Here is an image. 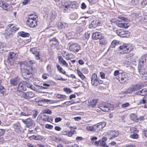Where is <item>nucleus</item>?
<instances>
[{"instance_id": "nucleus-58", "label": "nucleus", "mask_w": 147, "mask_h": 147, "mask_svg": "<svg viewBox=\"0 0 147 147\" xmlns=\"http://www.w3.org/2000/svg\"><path fill=\"white\" fill-rule=\"evenodd\" d=\"M71 101H67L64 102L63 103H62V104L63 105L64 104H66L67 105H69L71 104H72L74 103V102H72V103H70L71 102Z\"/></svg>"}, {"instance_id": "nucleus-24", "label": "nucleus", "mask_w": 147, "mask_h": 147, "mask_svg": "<svg viewBox=\"0 0 147 147\" xmlns=\"http://www.w3.org/2000/svg\"><path fill=\"white\" fill-rule=\"evenodd\" d=\"M129 25V23H127L126 22H122V21H120L117 24V25L118 27L125 28H127Z\"/></svg>"}, {"instance_id": "nucleus-10", "label": "nucleus", "mask_w": 147, "mask_h": 147, "mask_svg": "<svg viewBox=\"0 0 147 147\" xmlns=\"http://www.w3.org/2000/svg\"><path fill=\"white\" fill-rule=\"evenodd\" d=\"M106 123L105 122L99 123L93 126L94 131L99 132L106 125Z\"/></svg>"}, {"instance_id": "nucleus-23", "label": "nucleus", "mask_w": 147, "mask_h": 147, "mask_svg": "<svg viewBox=\"0 0 147 147\" xmlns=\"http://www.w3.org/2000/svg\"><path fill=\"white\" fill-rule=\"evenodd\" d=\"M19 82V79L18 78H11L10 80V84L13 86H16Z\"/></svg>"}, {"instance_id": "nucleus-16", "label": "nucleus", "mask_w": 147, "mask_h": 147, "mask_svg": "<svg viewBox=\"0 0 147 147\" xmlns=\"http://www.w3.org/2000/svg\"><path fill=\"white\" fill-rule=\"evenodd\" d=\"M27 25L31 28L36 27L37 25V20H27Z\"/></svg>"}, {"instance_id": "nucleus-14", "label": "nucleus", "mask_w": 147, "mask_h": 147, "mask_svg": "<svg viewBox=\"0 0 147 147\" xmlns=\"http://www.w3.org/2000/svg\"><path fill=\"white\" fill-rule=\"evenodd\" d=\"M99 108L104 112H108L110 110V108L108 104L104 102L100 104L99 105Z\"/></svg>"}, {"instance_id": "nucleus-56", "label": "nucleus", "mask_w": 147, "mask_h": 147, "mask_svg": "<svg viewBox=\"0 0 147 147\" xmlns=\"http://www.w3.org/2000/svg\"><path fill=\"white\" fill-rule=\"evenodd\" d=\"M44 119L45 121H47L49 122L52 121V119L51 118L49 117L48 116L46 117Z\"/></svg>"}, {"instance_id": "nucleus-11", "label": "nucleus", "mask_w": 147, "mask_h": 147, "mask_svg": "<svg viewBox=\"0 0 147 147\" xmlns=\"http://www.w3.org/2000/svg\"><path fill=\"white\" fill-rule=\"evenodd\" d=\"M120 82L123 84L126 82L128 78V76L126 73L124 72L118 75V78H117Z\"/></svg>"}, {"instance_id": "nucleus-25", "label": "nucleus", "mask_w": 147, "mask_h": 147, "mask_svg": "<svg viewBox=\"0 0 147 147\" xmlns=\"http://www.w3.org/2000/svg\"><path fill=\"white\" fill-rule=\"evenodd\" d=\"M100 24V23L99 21L98 20H94L92 21L90 25L89 26L91 27L95 28L96 27L99 26Z\"/></svg>"}, {"instance_id": "nucleus-57", "label": "nucleus", "mask_w": 147, "mask_h": 147, "mask_svg": "<svg viewBox=\"0 0 147 147\" xmlns=\"http://www.w3.org/2000/svg\"><path fill=\"white\" fill-rule=\"evenodd\" d=\"M45 127L47 129H52L53 127V126L51 125L47 124L45 125Z\"/></svg>"}, {"instance_id": "nucleus-37", "label": "nucleus", "mask_w": 147, "mask_h": 147, "mask_svg": "<svg viewBox=\"0 0 147 147\" xmlns=\"http://www.w3.org/2000/svg\"><path fill=\"white\" fill-rule=\"evenodd\" d=\"M77 73L78 76L81 78L83 80L85 78V76L82 74V73L78 69L77 70Z\"/></svg>"}, {"instance_id": "nucleus-22", "label": "nucleus", "mask_w": 147, "mask_h": 147, "mask_svg": "<svg viewBox=\"0 0 147 147\" xmlns=\"http://www.w3.org/2000/svg\"><path fill=\"white\" fill-rule=\"evenodd\" d=\"M102 37V34L100 32H96L93 33L92 35V38L93 39H100Z\"/></svg>"}, {"instance_id": "nucleus-32", "label": "nucleus", "mask_w": 147, "mask_h": 147, "mask_svg": "<svg viewBox=\"0 0 147 147\" xmlns=\"http://www.w3.org/2000/svg\"><path fill=\"white\" fill-rule=\"evenodd\" d=\"M18 34L20 36L23 37H28L30 35L29 33L23 31L19 32Z\"/></svg>"}, {"instance_id": "nucleus-21", "label": "nucleus", "mask_w": 147, "mask_h": 147, "mask_svg": "<svg viewBox=\"0 0 147 147\" xmlns=\"http://www.w3.org/2000/svg\"><path fill=\"white\" fill-rule=\"evenodd\" d=\"M26 84V81H23L20 82L19 84L18 90L19 91H22L23 90H25L26 89L24 88L25 85Z\"/></svg>"}, {"instance_id": "nucleus-46", "label": "nucleus", "mask_w": 147, "mask_h": 147, "mask_svg": "<svg viewBox=\"0 0 147 147\" xmlns=\"http://www.w3.org/2000/svg\"><path fill=\"white\" fill-rule=\"evenodd\" d=\"M43 112L44 113H47L50 115L52 114L51 111L49 109H46L43 110Z\"/></svg>"}, {"instance_id": "nucleus-12", "label": "nucleus", "mask_w": 147, "mask_h": 147, "mask_svg": "<svg viewBox=\"0 0 147 147\" xmlns=\"http://www.w3.org/2000/svg\"><path fill=\"white\" fill-rule=\"evenodd\" d=\"M116 33L119 36L121 37H127L130 34L129 32L124 31L122 30H117Z\"/></svg>"}, {"instance_id": "nucleus-41", "label": "nucleus", "mask_w": 147, "mask_h": 147, "mask_svg": "<svg viewBox=\"0 0 147 147\" xmlns=\"http://www.w3.org/2000/svg\"><path fill=\"white\" fill-rule=\"evenodd\" d=\"M140 103L141 104L147 103V96H145L142 99L140 100Z\"/></svg>"}, {"instance_id": "nucleus-55", "label": "nucleus", "mask_w": 147, "mask_h": 147, "mask_svg": "<svg viewBox=\"0 0 147 147\" xmlns=\"http://www.w3.org/2000/svg\"><path fill=\"white\" fill-rule=\"evenodd\" d=\"M76 30L78 33H80L81 32H82V29L81 27L78 26L76 28Z\"/></svg>"}, {"instance_id": "nucleus-4", "label": "nucleus", "mask_w": 147, "mask_h": 147, "mask_svg": "<svg viewBox=\"0 0 147 147\" xmlns=\"http://www.w3.org/2000/svg\"><path fill=\"white\" fill-rule=\"evenodd\" d=\"M120 50H122L124 53L130 52L133 49V47L129 44H124L119 47Z\"/></svg>"}, {"instance_id": "nucleus-5", "label": "nucleus", "mask_w": 147, "mask_h": 147, "mask_svg": "<svg viewBox=\"0 0 147 147\" xmlns=\"http://www.w3.org/2000/svg\"><path fill=\"white\" fill-rule=\"evenodd\" d=\"M103 81L98 79L97 75L96 74H93L91 78V84L94 86H96L98 84H102Z\"/></svg>"}, {"instance_id": "nucleus-45", "label": "nucleus", "mask_w": 147, "mask_h": 147, "mask_svg": "<svg viewBox=\"0 0 147 147\" xmlns=\"http://www.w3.org/2000/svg\"><path fill=\"white\" fill-rule=\"evenodd\" d=\"M86 129L89 131H94L93 126H87L86 127Z\"/></svg>"}, {"instance_id": "nucleus-64", "label": "nucleus", "mask_w": 147, "mask_h": 147, "mask_svg": "<svg viewBox=\"0 0 147 147\" xmlns=\"http://www.w3.org/2000/svg\"><path fill=\"white\" fill-rule=\"evenodd\" d=\"M142 135L147 138V130L144 131L142 132Z\"/></svg>"}, {"instance_id": "nucleus-61", "label": "nucleus", "mask_w": 147, "mask_h": 147, "mask_svg": "<svg viewBox=\"0 0 147 147\" xmlns=\"http://www.w3.org/2000/svg\"><path fill=\"white\" fill-rule=\"evenodd\" d=\"M57 80H63V81H65L66 80H67L66 79H63V78L61 77V76H58L57 77Z\"/></svg>"}, {"instance_id": "nucleus-62", "label": "nucleus", "mask_w": 147, "mask_h": 147, "mask_svg": "<svg viewBox=\"0 0 147 147\" xmlns=\"http://www.w3.org/2000/svg\"><path fill=\"white\" fill-rule=\"evenodd\" d=\"M119 74H120L119 72V71L118 70H115L114 71V75L115 76H117L118 75H119Z\"/></svg>"}, {"instance_id": "nucleus-26", "label": "nucleus", "mask_w": 147, "mask_h": 147, "mask_svg": "<svg viewBox=\"0 0 147 147\" xmlns=\"http://www.w3.org/2000/svg\"><path fill=\"white\" fill-rule=\"evenodd\" d=\"M137 95H140L142 96L147 95V89L144 88L141 90L138 91L136 92Z\"/></svg>"}, {"instance_id": "nucleus-34", "label": "nucleus", "mask_w": 147, "mask_h": 147, "mask_svg": "<svg viewBox=\"0 0 147 147\" xmlns=\"http://www.w3.org/2000/svg\"><path fill=\"white\" fill-rule=\"evenodd\" d=\"M74 57V55L71 53H67L64 57L67 60H69L73 58Z\"/></svg>"}, {"instance_id": "nucleus-38", "label": "nucleus", "mask_w": 147, "mask_h": 147, "mask_svg": "<svg viewBox=\"0 0 147 147\" xmlns=\"http://www.w3.org/2000/svg\"><path fill=\"white\" fill-rule=\"evenodd\" d=\"M57 67L59 71L63 74H65L66 73L65 71L62 68L60 67V66L58 65H57Z\"/></svg>"}, {"instance_id": "nucleus-31", "label": "nucleus", "mask_w": 147, "mask_h": 147, "mask_svg": "<svg viewBox=\"0 0 147 147\" xmlns=\"http://www.w3.org/2000/svg\"><path fill=\"white\" fill-rule=\"evenodd\" d=\"M74 131H67L66 130H63L62 131V134L63 135H67L68 137H71L72 135L73 134Z\"/></svg>"}, {"instance_id": "nucleus-39", "label": "nucleus", "mask_w": 147, "mask_h": 147, "mask_svg": "<svg viewBox=\"0 0 147 147\" xmlns=\"http://www.w3.org/2000/svg\"><path fill=\"white\" fill-rule=\"evenodd\" d=\"M140 1L139 0H131V3L134 5H138L139 4Z\"/></svg>"}, {"instance_id": "nucleus-1", "label": "nucleus", "mask_w": 147, "mask_h": 147, "mask_svg": "<svg viewBox=\"0 0 147 147\" xmlns=\"http://www.w3.org/2000/svg\"><path fill=\"white\" fill-rule=\"evenodd\" d=\"M19 28L13 26L12 24L8 25L7 27V28L5 30V37L7 38L12 37L15 32Z\"/></svg>"}, {"instance_id": "nucleus-17", "label": "nucleus", "mask_w": 147, "mask_h": 147, "mask_svg": "<svg viewBox=\"0 0 147 147\" xmlns=\"http://www.w3.org/2000/svg\"><path fill=\"white\" fill-rule=\"evenodd\" d=\"M50 42H52L51 47L53 49L56 48L59 45V42L55 37H54L50 39Z\"/></svg>"}, {"instance_id": "nucleus-27", "label": "nucleus", "mask_w": 147, "mask_h": 147, "mask_svg": "<svg viewBox=\"0 0 147 147\" xmlns=\"http://www.w3.org/2000/svg\"><path fill=\"white\" fill-rule=\"evenodd\" d=\"M58 59L59 62L60 64L66 67H67L68 64L67 62L62 58L61 57L59 56Z\"/></svg>"}, {"instance_id": "nucleus-53", "label": "nucleus", "mask_w": 147, "mask_h": 147, "mask_svg": "<svg viewBox=\"0 0 147 147\" xmlns=\"http://www.w3.org/2000/svg\"><path fill=\"white\" fill-rule=\"evenodd\" d=\"M130 137L131 138H138V135L137 133H134L133 134L131 135Z\"/></svg>"}, {"instance_id": "nucleus-49", "label": "nucleus", "mask_w": 147, "mask_h": 147, "mask_svg": "<svg viewBox=\"0 0 147 147\" xmlns=\"http://www.w3.org/2000/svg\"><path fill=\"white\" fill-rule=\"evenodd\" d=\"M142 7H144L145 5H147V0H143L141 2Z\"/></svg>"}, {"instance_id": "nucleus-52", "label": "nucleus", "mask_w": 147, "mask_h": 147, "mask_svg": "<svg viewBox=\"0 0 147 147\" xmlns=\"http://www.w3.org/2000/svg\"><path fill=\"white\" fill-rule=\"evenodd\" d=\"M25 86H26L28 88H29L31 89H32V85L30 83H28L26 81V84L25 85Z\"/></svg>"}, {"instance_id": "nucleus-48", "label": "nucleus", "mask_w": 147, "mask_h": 147, "mask_svg": "<svg viewBox=\"0 0 147 147\" xmlns=\"http://www.w3.org/2000/svg\"><path fill=\"white\" fill-rule=\"evenodd\" d=\"M5 90L4 88L2 86L0 85V92L2 94H3L5 92Z\"/></svg>"}, {"instance_id": "nucleus-15", "label": "nucleus", "mask_w": 147, "mask_h": 147, "mask_svg": "<svg viewBox=\"0 0 147 147\" xmlns=\"http://www.w3.org/2000/svg\"><path fill=\"white\" fill-rule=\"evenodd\" d=\"M119 132L117 131H109L107 133L108 137L110 138H114L117 137L119 135Z\"/></svg>"}, {"instance_id": "nucleus-19", "label": "nucleus", "mask_w": 147, "mask_h": 147, "mask_svg": "<svg viewBox=\"0 0 147 147\" xmlns=\"http://www.w3.org/2000/svg\"><path fill=\"white\" fill-rule=\"evenodd\" d=\"M18 55L16 53L13 52L8 53V60L13 61L16 58Z\"/></svg>"}, {"instance_id": "nucleus-36", "label": "nucleus", "mask_w": 147, "mask_h": 147, "mask_svg": "<svg viewBox=\"0 0 147 147\" xmlns=\"http://www.w3.org/2000/svg\"><path fill=\"white\" fill-rule=\"evenodd\" d=\"M97 102V100L94 99L89 103V105L91 107H93L96 104Z\"/></svg>"}, {"instance_id": "nucleus-42", "label": "nucleus", "mask_w": 147, "mask_h": 147, "mask_svg": "<svg viewBox=\"0 0 147 147\" xmlns=\"http://www.w3.org/2000/svg\"><path fill=\"white\" fill-rule=\"evenodd\" d=\"M20 115L21 116H27L30 115L31 114L30 113H29L28 111L27 112H21Z\"/></svg>"}, {"instance_id": "nucleus-33", "label": "nucleus", "mask_w": 147, "mask_h": 147, "mask_svg": "<svg viewBox=\"0 0 147 147\" xmlns=\"http://www.w3.org/2000/svg\"><path fill=\"white\" fill-rule=\"evenodd\" d=\"M32 74L30 72V74H27L23 77L24 79H27L28 81H30L33 80V78L32 77Z\"/></svg>"}, {"instance_id": "nucleus-3", "label": "nucleus", "mask_w": 147, "mask_h": 147, "mask_svg": "<svg viewBox=\"0 0 147 147\" xmlns=\"http://www.w3.org/2000/svg\"><path fill=\"white\" fill-rule=\"evenodd\" d=\"M69 50L73 53L78 52L80 49V45L78 43L70 42L68 44Z\"/></svg>"}, {"instance_id": "nucleus-29", "label": "nucleus", "mask_w": 147, "mask_h": 147, "mask_svg": "<svg viewBox=\"0 0 147 147\" xmlns=\"http://www.w3.org/2000/svg\"><path fill=\"white\" fill-rule=\"evenodd\" d=\"M68 25L67 24L64 22H59L58 23V26L60 29H63L68 26Z\"/></svg>"}, {"instance_id": "nucleus-18", "label": "nucleus", "mask_w": 147, "mask_h": 147, "mask_svg": "<svg viewBox=\"0 0 147 147\" xmlns=\"http://www.w3.org/2000/svg\"><path fill=\"white\" fill-rule=\"evenodd\" d=\"M13 127L15 131L18 133L21 132L22 130V128L19 122H17L14 123L13 125Z\"/></svg>"}, {"instance_id": "nucleus-20", "label": "nucleus", "mask_w": 147, "mask_h": 147, "mask_svg": "<svg viewBox=\"0 0 147 147\" xmlns=\"http://www.w3.org/2000/svg\"><path fill=\"white\" fill-rule=\"evenodd\" d=\"M30 51L32 53L35 55L36 59L38 60L40 59V52L38 51H37V49L36 48L34 47L30 49Z\"/></svg>"}, {"instance_id": "nucleus-13", "label": "nucleus", "mask_w": 147, "mask_h": 147, "mask_svg": "<svg viewBox=\"0 0 147 147\" xmlns=\"http://www.w3.org/2000/svg\"><path fill=\"white\" fill-rule=\"evenodd\" d=\"M104 139V140H99L98 141H95L94 142V145L97 146H101L103 147H109V146L106 144L105 141L107 140V138Z\"/></svg>"}, {"instance_id": "nucleus-59", "label": "nucleus", "mask_w": 147, "mask_h": 147, "mask_svg": "<svg viewBox=\"0 0 147 147\" xmlns=\"http://www.w3.org/2000/svg\"><path fill=\"white\" fill-rule=\"evenodd\" d=\"M49 75L48 74H44L42 75V78L44 79H46L47 78V76H49Z\"/></svg>"}, {"instance_id": "nucleus-54", "label": "nucleus", "mask_w": 147, "mask_h": 147, "mask_svg": "<svg viewBox=\"0 0 147 147\" xmlns=\"http://www.w3.org/2000/svg\"><path fill=\"white\" fill-rule=\"evenodd\" d=\"M63 90L67 94L70 93L72 92V91L69 89L68 88H64Z\"/></svg>"}, {"instance_id": "nucleus-43", "label": "nucleus", "mask_w": 147, "mask_h": 147, "mask_svg": "<svg viewBox=\"0 0 147 147\" xmlns=\"http://www.w3.org/2000/svg\"><path fill=\"white\" fill-rule=\"evenodd\" d=\"M37 18V16L34 14H31L29 16L28 18L29 20L36 19Z\"/></svg>"}, {"instance_id": "nucleus-8", "label": "nucleus", "mask_w": 147, "mask_h": 147, "mask_svg": "<svg viewBox=\"0 0 147 147\" xmlns=\"http://www.w3.org/2000/svg\"><path fill=\"white\" fill-rule=\"evenodd\" d=\"M20 96L25 99L29 100L35 96L34 94L32 92H23L20 94Z\"/></svg>"}, {"instance_id": "nucleus-7", "label": "nucleus", "mask_w": 147, "mask_h": 147, "mask_svg": "<svg viewBox=\"0 0 147 147\" xmlns=\"http://www.w3.org/2000/svg\"><path fill=\"white\" fill-rule=\"evenodd\" d=\"M146 59L145 57H142L139 61V65L138 67V69L139 72L140 74L143 75L144 72V69L143 66L144 64L146 62Z\"/></svg>"}, {"instance_id": "nucleus-44", "label": "nucleus", "mask_w": 147, "mask_h": 147, "mask_svg": "<svg viewBox=\"0 0 147 147\" xmlns=\"http://www.w3.org/2000/svg\"><path fill=\"white\" fill-rule=\"evenodd\" d=\"M3 5V6L1 7L3 9L6 10H8L9 5L8 4L4 3Z\"/></svg>"}, {"instance_id": "nucleus-6", "label": "nucleus", "mask_w": 147, "mask_h": 147, "mask_svg": "<svg viewBox=\"0 0 147 147\" xmlns=\"http://www.w3.org/2000/svg\"><path fill=\"white\" fill-rule=\"evenodd\" d=\"M142 87L143 86L141 84H132L128 88L127 92L129 93H131L141 89Z\"/></svg>"}, {"instance_id": "nucleus-50", "label": "nucleus", "mask_w": 147, "mask_h": 147, "mask_svg": "<svg viewBox=\"0 0 147 147\" xmlns=\"http://www.w3.org/2000/svg\"><path fill=\"white\" fill-rule=\"evenodd\" d=\"M50 18L51 20H53L56 17V15L53 14L52 12L50 13Z\"/></svg>"}, {"instance_id": "nucleus-2", "label": "nucleus", "mask_w": 147, "mask_h": 147, "mask_svg": "<svg viewBox=\"0 0 147 147\" xmlns=\"http://www.w3.org/2000/svg\"><path fill=\"white\" fill-rule=\"evenodd\" d=\"M76 3L68 1L66 2L63 6V9L64 12H69L72 8H77L76 6Z\"/></svg>"}, {"instance_id": "nucleus-30", "label": "nucleus", "mask_w": 147, "mask_h": 147, "mask_svg": "<svg viewBox=\"0 0 147 147\" xmlns=\"http://www.w3.org/2000/svg\"><path fill=\"white\" fill-rule=\"evenodd\" d=\"M21 69V72H22V74L23 77L27 75V74H30V71L28 69H26L25 68H24L23 69Z\"/></svg>"}, {"instance_id": "nucleus-40", "label": "nucleus", "mask_w": 147, "mask_h": 147, "mask_svg": "<svg viewBox=\"0 0 147 147\" xmlns=\"http://www.w3.org/2000/svg\"><path fill=\"white\" fill-rule=\"evenodd\" d=\"M56 97L58 98L62 99V100H64V98L66 97V96L64 95H62L59 94H57L56 96Z\"/></svg>"}, {"instance_id": "nucleus-28", "label": "nucleus", "mask_w": 147, "mask_h": 147, "mask_svg": "<svg viewBox=\"0 0 147 147\" xmlns=\"http://www.w3.org/2000/svg\"><path fill=\"white\" fill-rule=\"evenodd\" d=\"M107 39L105 38L102 36L101 38L99 39V45L100 46H102L103 45H105L107 43Z\"/></svg>"}, {"instance_id": "nucleus-47", "label": "nucleus", "mask_w": 147, "mask_h": 147, "mask_svg": "<svg viewBox=\"0 0 147 147\" xmlns=\"http://www.w3.org/2000/svg\"><path fill=\"white\" fill-rule=\"evenodd\" d=\"M130 118L131 119L134 120L136 119V117L134 114H132L130 115Z\"/></svg>"}, {"instance_id": "nucleus-35", "label": "nucleus", "mask_w": 147, "mask_h": 147, "mask_svg": "<svg viewBox=\"0 0 147 147\" xmlns=\"http://www.w3.org/2000/svg\"><path fill=\"white\" fill-rule=\"evenodd\" d=\"M119 41L116 40H114L112 42L110 45V47L112 48L115 47L116 45L119 44Z\"/></svg>"}, {"instance_id": "nucleus-60", "label": "nucleus", "mask_w": 147, "mask_h": 147, "mask_svg": "<svg viewBox=\"0 0 147 147\" xmlns=\"http://www.w3.org/2000/svg\"><path fill=\"white\" fill-rule=\"evenodd\" d=\"M47 70L48 72H51V68L50 65H48L47 67Z\"/></svg>"}, {"instance_id": "nucleus-63", "label": "nucleus", "mask_w": 147, "mask_h": 147, "mask_svg": "<svg viewBox=\"0 0 147 147\" xmlns=\"http://www.w3.org/2000/svg\"><path fill=\"white\" fill-rule=\"evenodd\" d=\"M86 6L84 3H82L81 4V8L84 9L86 8Z\"/></svg>"}, {"instance_id": "nucleus-9", "label": "nucleus", "mask_w": 147, "mask_h": 147, "mask_svg": "<svg viewBox=\"0 0 147 147\" xmlns=\"http://www.w3.org/2000/svg\"><path fill=\"white\" fill-rule=\"evenodd\" d=\"M22 122L26 126L30 128L32 127H34L35 126V122L32 119L28 118L25 120H22Z\"/></svg>"}, {"instance_id": "nucleus-51", "label": "nucleus", "mask_w": 147, "mask_h": 147, "mask_svg": "<svg viewBox=\"0 0 147 147\" xmlns=\"http://www.w3.org/2000/svg\"><path fill=\"white\" fill-rule=\"evenodd\" d=\"M130 105V104L128 102H126L125 103L122 104L121 105V107L122 108H124L128 107Z\"/></svg>"}]
</instances>
